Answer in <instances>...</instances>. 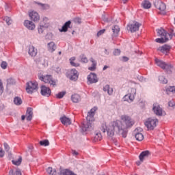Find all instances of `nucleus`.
I'll list each match as a JSON object with an SVG mask.
<instances>
[{
  "mask_svg": "<svg viewBox=\"0 0 175 175\" xmlns=\"http://www.w3.org/2000/svg\"><path fill=\"white\" fill-rule=\"evenodd\" d=\"M121 120L124 123L120 120L111 122L109 125L103 124L101 126V131L105 133L107 132V137L109 140H116V135H122V137H126L128 135V128L133 126L135 122L131 117L126 115H122Z\"/></svg>",
  "mask_w": 175,
  "mask_h": 175,
  "instance_id": "1",
  "label": "nucleus"
},
{
  "mask_svg": "<svg viewBox=\"0 0 175 175\" xmlns=\"http://www.w3.org/2000/svg\"><path fill=\"white\" fill-rule=\"evenodd\" d=\"M98 110V108L94 107L88 113L86 117V122H83L81 126L83 132H88L94 129L92 122L95 121L94 116H95V112Z\"/></svg>",
  "mask_w": 175,
  "mask_h": 175,
  "instance_id": "2",
  "label": "nucleus"
},
{
  "mask_svg": "<svg viewBox=\"0 0 175 175\" xmlns=\"http://www.w3.org/2000/svg\"><path fill=\"white\" fill-rule=\"evenodd\" d=\"M38 78L41 81H44V83H46V84H50V86L53 88L54 87H57V82L51 75L39 76Z\"/></svg>",
  "mask_w": 175,
  "mask_h": 175,
  "instance_id": "3",
  "label": "nucleus"
},
{
  "mask_svg": "<svg viewBox=\"0 0 175 175\" xmlns=\"http://www.w3.org/2000/svg\"><path fill=\"white\" fill-rule=\"evenodd\" d=\"M158 119L149 118L145 121L144 125L146 126L148 131H154V129L157 128V124H158Z\"/></svg>",
  "mask_w": 175,
  "mask_h": 175,
  "instance_id": "4",
  "label": "nucleus"
},
{
  "mask_svg": "<svg viewBox=\"0 0 175 175\" xmlns=\"http://www.w3.org/2000/svg\"><path fill=\"white\" fill-rule=\"evenodd\" d=\"M152 110L156 116H158L159 117L162 116H165L166 113L162 109L161 107V105L159 104L154 103L152 105Z\"/></svg>",
  "mask_w": 175,
  "mask_h": 175,
  "instance_id": "5",
  "label": "nucleus"
},
{
  "mask_svg": "<svg viewBox=\"0 0 175 175\" xmlns=\"http://www.w3.org/2000/svg\"><path fill=\"white\" fill-rule=\"evenodd\" d=\"M173 32L174 31L171 30L170 33H169L166 32V31H165V29H163V28L157 30L158 36H161V38H164L165 40H169V38L170 39H172V38L173 37ZM167 36H169V38Z\"/></svg>",
  "mask_w": 175,
  "mask_h": 175,
  "instance_id": "6",
  "label": "nucleus"
},
{
  "mask_svg": "<svg viewBox=\"0 0 175 175\" xmlns=\"http://www.w3.org/2000/svg\"><path fill=\"white\" fill-rule=\"evenodd\" d=\"M38 90V82H28L27 83L26 91L27 94H33L34 91Z\"/></svg>",
  "mask_w": 175,
  "mask_h": 175,
  "instance_id": "7",
  "label": "nucleus"
},
{
  "mask_svg": "<svg viewBox=\"0 0 175 175\" xmlns=\"http://www.w3.org/2000/svg\"><path fill=\"white\" fill-rule=\"evenodd\" d=\"M154 6L157 9L160 10L161 14H166V12H165V10H166V5L163 2L161 1H156L154 2Z\"/></svg>",
  "mask_w": 175,
  "mask_h": 175,
  "instance_id": "8",
  "label": "nucleus"
},
{
  "mask_svg": "<svg viewBox=\"0 0 175 175\" xmlns=\"http://www.w3.org/2000/svg\"><path fill=\"white\" fill-rule=\"evenodd\" d=\"M25 117L27 121H31L32 117H33V109L31 107L27 108L26 111V115H23L21 116L22 121H24V120H25Z\"/></svg>",
  "mask_w": 175,
  "mask_h": 175,
  "instance_id": "9",
  "label": "nucleus"
},
{
  "mask_svg": "<svg viewBox=\"0 0 175 175\" xmlns=\"http://www.w3.org/2000/svg\"><path fill=\"white\" fill-rule=\"evenodd\" d=\"M67 77H68V79H70V80H72V81H76L77 79H79V72L75 68L71 69L68 72Z\"/></svg>",
  "mask_w": 175,
  "mask_h": 175,
  "instance_id": "10",
  "label": "nucleus"
},
{
  "mask_svg": "<svg viewBox=\"0 0 175 175\" xmlns=\"http://www.w3.org/2000/svg\"><path fill=\"white\" fill-rule=\"evenodd\" d=\"M142 131L143 129L142 128H137L133 131V135H135V137L138 142H142L144 139V135H143V133H140Z\"/></svg>",
  "mask_w": 175,
  "mask_h": 175,
  "instance_id": "11",
  "label": "nucleus"
},
{
  "mask_svg": "<svg viewBox=\"0 0 175 175\" xmlns=\"http://www.w3.org/2000/svg\"><path fill=\"white\" fill-rule=\"evenodd\" d=\"M99 81V79H98V76L94 73L91 72L89 75H88V84H95Z\"/></svg>",
  "mask_w": 175,
  "mask_h": 175,
  "instance_id": "12",
  "label": "nucleus"
},
{
  "mask_svg": "<svg viewBox=\"0 0 175 175\" xmlns=\"http://www.w3.org/2000/svg\"><path fill=\"white\" fill-rule=\"evenodd\" d=\"M142 24L139 23L138 22H133V23L128 25L127 29L131 32H136L140 28Z\"/></svg>",
  "mask_w": 175,
  "mask_h": 175,
  "instance_id": "13",
  "label": "nucleus"
},
{
  "mask_svg": "<svg viewBox=\"0 0 175 175\" xmlns=\"http://www.w3.org/2000/svg\"><path fill=\"white\" fill-rule=\"evenodd\" d=\"M41 95H42V96H46V98H49V96L51 95V90L50 88H47L45 85L41 86Z\"/></svg>",
  "mask_w": 175,
  "mask_h": 175,
  "instance_id": "14",
  "label": "nucleus"
},
{
  "mask_svg": "<svg viewBox=\"0 0 175 175\" xmlns=\"http://www.w3.org/2000/svg\"><path fill=\"white\" fill-rule=\"evenodd\" d=\"M170 46L167 44H165L162 46H160L157 49L159 51H161V53H163V54H165V55H167L170 51Z\"/></svg>",
  "mask_w": 175,
  "mask_h": 175,
  "instance_id": "15",
  "label": "nucleus"
},
{
  "mask_svg": "<svg viewBox=\"0 0 175 175\" xmlns=\"http://www.w3.org/2000/svg\"><path fill=\"white\" fill-rule=\"evenodd\" d=\"M24 25L29 31H33V29L36 28L35 23H33V22L29 20L25 21Z\"/></svg>",
  "mask_w": 175,
  "mask_h": 175,
  "instance_id": "16",
  "label": "nucleus"
},
{
  "mask_svg": "<svg viewBox=\"0 0 175 175\" xmlns=\"http://www.w3.org/2000/svg\"><path fill=\"white\" fill-rule=\"evenodd\" d=\"M151 155V152L148 150L143 151L139 156V160L141 162H143L148 157Z\"/></svg>",
  "mask_w": 175,
  "mask_h": 175,
  "instance_id": "17",
  "label": "nucleus"
},
{
  "mask_svg": "<svg viewBox=\"0 0 175 175\" xmlns=\"http://www.w3.org/2000/svg\"><path fill=\"white\" fill-rule=\"evenodd\" d=\"M29 16L31 20H32V21H39V20L40 19V16H39V14H38V12H30Z\"/></svg>",
  "mask_w": 175,
  "mask_h": 175,
  "instance_id": "18",
  "label": "nucleus"
},
{
  "mask_svg": "<svg viewBox=\"0 0 175 175\" xmlns=\"http://www.w3.org/2000/svg\"><path fill=\"white\" fill-rule=\"evenodd\" d=\"M123 100L124 102H129V103H131V102L135 100V94H126L124 96Z\"/></svg>",
  "mask_w": 175,
  "mask_h": 175,
  "instance_id": "19",
  "label": "nucleus"
},
{
  "mask_svg": "<svg viewBox=\"0 0 175 175\" xmlns=\"http://www.w3.org/2000/svg\"><path fill=\"white\" fill-rule=\"evenodd\" d=\"M60 121L63 125H66V126H68V125H70L72 124V120H70V118H67L66 116H63L60 118Z\"/></svg>",
  "mask_w": 175,
  "mask_h": 175,
  "instance_id": "20",
  "label": "nucleus"
},
{
  "mask_svg": "<svg viewBox=\"0 0 175 175\" xmlns=\"http://www.w3.org/2000/svg\"><path fill=\"white\" fill-rule=\"evenodd\" d=\"M120 29L119 25H116L113 26L112 27L113 38H117V36H118V33H120Z\"/></svg>",
  "mask_w": 175,
  "mask_h": 175,
  "instance_id": "21",
  "label": "nucleus"
},
{
  "mask_svg": "<svg viewBox=\"0 0 175 175\" xmlns=\"http://www.w3.org/2000/svg\"><path fill=\"white\" fill-rule=\"evenodd\" d=\"M48 51L50 53H54L55 50H57V45L54 42H51L47 44Z\"/></svg>",
  "mask_w": 175,
  "mask_h": 175,
  "instance_id": "22",
  "label": "nucleus"
},
{
  "mask_svg": "<svg viewBox=\"0 0 175 175\" xmlns=\"http://www.w3.org/2000/svg\"><path fill=\"white\" fill-rule=\"evenodd\" d=\"M28 53L31 55V57H36V54H38V50L35 49L33 46H29Z\"/></svg>",
  "mask_w": 175,
  "mask_h": 175,
  "instance_id": "23",
  "label": "nucleus"
},
{
  "mask_svg": "<svg viewBox=\"0 0 175 175\" xmlns=\"http://www.w3.org/2000/svg\"><path fill=\"white\" fill-rule=\"evenodd\" d=\"M70 24H72V22L70 21H68L64 23V25L62 26V29H59L60 32H67L68 29L69 27H70Z\"/></svg>",
  "mask_w": 175,
  "mask_h": 175,
  "instance_id": "24",
  "label": "nucleus"
},
{
  "mask_svg": "<svg viewBox=\"0 0 175 175\" xmlns=\"http://www.w3.org/2000/svg\"><path fill=\"white\" fill-rule=\"evenodd\" d=\"M71 100L74 103H79V102H80V100H81V97H80V95H79L77 94H75L72 95Z\"/></svg>",
  "mask_w": 175,
  "mask_h": 175,
  "instance_id": "25",
  "label": "nucleus"
},
{
  "mask_svg": "<svg viewBox=\"0 0 175 175\" xmlns=\"http://www.w3.org/2000/svg\"><path fill=\"white\" fill-rule=\"evenodd\" d=\"M104 92H107L108 95H113V88L110 85H106L103 87Z\"/></svg>",
  "mask_w": 175,
  "mask_h": 175,
  "instance_id": "26",
  "label": "nucleus"
},
{
  "mask_svg": "<svg viewBox=\"0 0 175 175\" xmlns=\"http://www.w3.org/2000/svg\"><path fill=\"white\" fill-rule=\"evenodd\" d=\"M35 3H36V5H38V6H40L41 9H42V10H49V9H50V5L49 4L42 3L39 2H35Z\"/></svg>",
  "mask_w": 175,
  "mask_h": 175,
  "instance_id": "27",
  "label": "nucleus"
},
{
  "mask_svg": "<svg viewBox=\"0 0 175 175\" xmlns=\"http://www.w3.org/2000/svg\"><path fill=\"white\" fill-rule=\"evenodd\" d=\"M155 64L157 65V66H159V68H161V69H165V65H166V63H165L162 60L155 59Z\"/></svg>",
  "mask_w": 175,
  "mask_h": 175,
  "instance_id": "28",
  "label": "nucleus"
},
{
  "mask_svg": "<svg viewBox=\"0 0 175 175\" xmlns=\"http://www.w3.org/2000/svg\"><path fill=\"white\" fill-rule=\"evenodd\" d=\"M90 62H92V66L89 67V70H91V72H94L95 69H96V62L94 59V58H90Z\"/></svg>",
  "mask_w": 175,
  "mask_h": 175,
  "instance_id": "29",
  "label": "nucleus"
},
{
  "mask_svg": "<svg viewBox=\"0 0 175 175\" xmlns=\"http://www.w3.org/2000/svg\"><path fill=\"white\" fill-rule=\"evenodd\" d=\"M102 140V134L100 132H96L95 133V136L93 138V142H99Z\"/></svg>",
  "mask_w": 175,
  "mask_h": 175,
  "instance_id": "30",
  "label": "nucleus"
},
{
  "mask_svg": "<svg viewBox=\"0 0 175 175\" xmlns=\"http://www.w3.org/2000/svg\"><path fill=\"white\" fill-rule=\"evenodd\" d=\"M46 28H49V25H40V26L38 27V33H43V31H44V29H46Z\"/></svg>",
  "mask_w": 175,
  "mask_h": 175,
  "instance_id": "31",
  "label": "nucleus"
},
{
  "mask_svg": "<svg viewBox=\"0 0 175 175\" xmlns=\"http://www.w3.org/2000/svg\"><path fill=\"white\" fill-rule=\"evenodd\" d=\"M142 5L144 9H150L151 8V3L148 0H145Z\"/></svg>",
  "mask_w": 175,
  "mask_h": 175,
  "instance_id": "32",
  "label": "nucleus"
},
{
  "mask_svg": "<svg viewBox=\"0 0 175 175\" xmlns=\"http://www.w3.org/2000/svg\"><path fill=\"white\" fill-rule=\"evenodd\" d=\"M14 105H16V106H20L23 103V100H21V98L20 97H15L14 98Z\"/></svg>",
  "mask_w": 175,
  "mask_h": 175,
  "instance_id": "33",
  "label": "nucleus"
},
{
  "mask_svg": "<svg viewBox=\"0 0 175 175\" xmlns=\"http://www.w3.org/2000/svg\"><path fill=\"white\" fill-rule=\"evenodd\" d=\"M172 69H173V66L165 64L163 70H166L168 73H172Z\"/></svg>",
  "mask_w": 175,
  "mask_h": 175,
  "instance_id": "34",
  "label": "nucleus"
},
{
  "mask_svg": "<svg viewBox=\"0 0 175 175\" xmlns=\"http://www.w3.org/2000/svg\"><path fill=\"white\" fill-rule=\"evenodd\" d=\"M22 161H23V158L21 157H19V158L17 161H16V160L12 161L13 165H15L16 166H20V165H21Z\"/></svg>",
  "mask_w": 175,
  "mask_h": 175,
  "instance_id": "35",
  "label": "nucleus"
},
{
  "mask_svg": "<svg viewBox=\"0 0 175 175\" xmlns=\"http://www.w3.org/2000/svg\"><path fill=\"white\" fill-rule=\"evenodd\" d=\"M9 175H21V170H20V169H16L14 173V171L13 170H11L9 172Z\"/></svg>",
  "mask_w": 175,
  "mask_h": 175,
  "instance_id": "36",
  "label": "nucleus"
},
{
  "mask_svg": "<svg viewBox=\"0 0 175 175\" xmlns=\"http://www.w3.org/2000/svg\"><path fill=\"white\" fill-rule=\"evenodd\" d=\"M159 80L161 83H162L163 84H167V79H166L165 77H163V75H160L159 77Z\"/></svg>",
  "mask_w": 175,
  "mask_h": 175,
  "instance_id": "37",
  "label": "nucleus"
},
{
  "mask_svg": "<svg viewBox=\"0 0 175 175\" xmlns=\"http://www.w3.org/2000/svg\"><path fill=\"white\" fill-rule=\"evenodd\" d=\"M79 58L81 59V62H83V64H87V62H88V59L85 55H81Z\"/></svg>",
  "mask_w": 175,
  "mask_h": 175,
  "instance_id": "38",
  "label": "nucleus"
},
{
  "mask_svg": "<svg viewBox=\"0 0 175 175\" xmlns=\"http://www.w3.org/2000/svg\"><path fill=\"white\" fill-rule=\"evenodd\" d=\"M166 92L169 94V92H172V94H175V86H170L166 89Z\"/></svg>",
  "mask_w": 175,
  "mask_h": 175,
  "instance_id": "39",
  "label": "nucleus"
},
{
  "mask_svg": "<svg viewBox=\"0 0 175 175\" xmlns=\"http://www.w3.org/2000/svg\"><path fill=\"white\" fill-rule=\"evenodd\" d=\"M8 85H14L16 81L13 78H10L7 80Z\"/></svg>",
  "mask_w": 175,
  "mask_h": 175,
  "instance_id": "40",
  "label": "nucleus"
},
{
  "mask_svg": "<svg viewBox=\"0 0 175 175\" xmlns=\"http://www.w3.org/2000/svg\"><path fill=\"white\" fill-rule=\"evenodd\" d=\"M76 59V57H72L70 59V65H72V66H79L80 64L79 63H75L73 61H75Z\"/></svg>",
  "mask_w": 175,
  "mask_h": 175,
  "instance_id": "41",
  "label": "nucleus"
},
{
  "mask_svg": "<svg viewBox=\"0 0 175 175\" xmlns=\"http://www.w3.org/2000/svg\"><path fill=\"white\" fill-rule=\"evenodd\" d=\"M66 94V92H60L57 94H56V98L58 99H62L64 96H65V94Z\"/></svg>",
  "mask_w": 175,
  "mask_h": 175,
  "instance_id": "42",
  "label": "nucleus"
},
{
  "mask_svg": "<svg viewBox=\"0 0 175 175\" xmlns=\"http://www.w3.org/2000/svg\"><path fill=\"white\" fill-rule=\"evenodd\" d=\"M40 146H44L45 147L47 146H50V142L48 139L42 140L40 142Z\"/></svg>",
  "mask_w": 175,
  "mask_h": 175,
  "instance_id": "43",
  "label": "nucleus"
},
{
  "mask_svg": "<svg viewBox=\"0 0 175 175\" xmlns=\"http://www.w3.org/2000/svg\"><path fill=\"white\" fill-rule=\"evenodd\" d=\"M167 40H166V38H157L155 40V42H157V43H166Z\"/></svg>",
  "mask_w": 175,
  "mask_h": 175,
  "instance_id": "44",
  "label": "nucleus"
},
{
  "mask_svg": "<svg viewBox=\"0 0 175 175\" xmlns=\"http://www.w3.org/2000/svg\"><path fill=\"white\" fill-rule=\"evenodd\" d=\"M3 21H5L6 24H8V25H10L12 24V23H13L12 19L8 16L4 17Z\"/></svg>",
  "mask_w": 175,
  "mask_h": 175,
  "instance_id": "45",
  "label": "nucleus"
},
{
  "mask_svg": "<svg viewBox=\"0 0 175 175\" xmlns=\"http://www.w3.org/2000/svg\"><path fill=\"white\" fill-rule=\"evenodd\" d=\"M3 146H4L5 151H6V152H9V151L10 150V146H9V144H8V143L5 142L3 144Z\"/></svg>",
  "mask_w": 175,
  "mask_h": 175,
  "instance_id": "46",
  "label": "nucleus"
},
{
  "mask_svg": "<svg viewBox=\"0 0 175 175\" xmlns=\"http://www.w3.org/2000/svg\"><path fill=\"white\" fill-rule=\"evenodd\" d=\"M73 22L75 24H81V18H75L73 19Z\"/></svg>",
  "mask_w": 175,
  "mask_h": 175,
  "instance_id": "47",
  "label": "nucleus"
},
{
  "mask_svg": "<svg viewBox=\"0 0 175 175\" xmlns=\"http://www.w3.org/2000/svg\"><path fill=\"white\" fill-rule=\"evenodd\" d=\"M1 66L2 69H6V68H8V63L6 62H2Z\"/></svg>",
  "mask_w": 175,
  "mask_h": 175,
  "instance_id": "48",
  "label": "nucleus"
},
{
  "mask_svg": "<svg viewBox=\"0 0 175 175\" xmlns=\"http://www.w3.org/2000/svg\"><path fill=\"white\" fill-rule=\"evenodd\" d=\"M2 94H3V84L0 81V95H2Z\"/></svg>",
  "mask_w": 175,
  "mask_h": 175,
  "instance_id": "49",
  "label": "nucleus"
},
{
  "mask_svg": "<svg viewBox=\"0 0 175 175\" xmlns=\"http://www.w3.org/2000/svg\"><path fill=\"white\" fill-rule=\"evenodd\" d=\"M121 54V51L120 49H115L113 51V55H120Z\"/></svg>",
  "mask_w": 175,
  "mask_h": 175,
  "instance_id": "50",
  "label": "nucleus"
},
{
  "mask_svg": "<svg viewBox=\"0 0 175 175\" xmlns=\"http://www.w3.org/2000/svg\"><path fill=\"white\" fill-rule=\"evenodd\" d=\"M4 156L5 151L3 150V149H2V148H0V158H3Z\"/></svg>",
  "mask_w": 175,
  "mask_h": 175,
  "instance_id": "51",
  "label": "nucleus"
},
{
  "mask_svg": "<svg viewBox=\"0 0 175 175\" xmlns=\"http://www.w3.org/2000/svg\"><path fill=\"white\" fill-rule=\"evenodd\" d=\"M53 170H53V167H49L47 168L46 172H47L48 174H51V175L53 172Z\"/></svg>",
  "mask_w": 175,
  "mask_h": 175,
  "instance_id": "52",
  "label": "nucleus"
},
{
  "mask_svg": "<svg viewBox=\"0 0 175 175\" xmlns=\"http://www.w3.org/2000/svg\"><path fill=\"white\" fill-rule=\"evenodd\" d=\"M168 106H169L170 107H174V106H175L174 101H173V100L170 101V102L168 103Z\"/></svg>",
  "mask_w": 175,
  "mask_h": 175,
  "instance_id": "53",
  "label": "nucleus"
},
{
  "mask_svg": "<svg viewBox=\"0 0 175 175\" xmlns=\"http://www.w3.org/2000/svg\"><path fill=\"white\" fill-rule=\"evenodd\" d=\"M105 31H106V30H105V29L100 30V31L97 33V36H100V35H103V33H105Z\"/></svg>",
  "mask_w": 175,
  "mask_h": 175,
  "instance_id": "54",
  "label": "nucleus"
},
{
  "mask_svg": "<svg viewBox=\"0 0 175 175\" xmlns=\"http://www.w3.org/2000/svg\"><path fill=\"white\" fill-rule=\"evenodd\" d=\"M54 70H55V72H56V73H61V68L55 67Z\"/></svg>",
  "mask_w": 175,
  "mask_h": 175,
  "instance_id": "55",
  "label": "nucleus"
},
{
  "mask_svg": "<svg viewBox=\"0 0 175 175\" xmlns=\"http://www.w3.org/2000/svg\"><path fill=\"white\" fill-rule=\"evenodd\" d=\"M127 61H129V58L127 57L126 56H123L122 57V62H127Z\"/></svg>",
  "mask_w": 175,
  "mask_h": 175,
  "instance_id": "56",
  "label": "nucleus"
},
{
  "mask_svg": "<svg viewBox=\"0 0 175 175\" xmlns=\"http://www.w3.org/2000/svg\"><path fill=\"white\" fill-rule=\"evenodd\" d=\"M51 175H59V174L57 173V170H53V172H52Z\"/></svg>",
  "mask_w": 175,
  "mask_h": 175,
  "instance_id": "57",
  "label": "nucleus"
},
{
  "mask_svg": "<svg viewBox=\"0 0 175 175\" xmlns=\"http://www.w3.org/2000/svg\"><path fill=\"white\" fill-rule=\"evenodd\" d=\"M72 154H73L74 155H79V152H77L76 150H72Z\"/></svg>",
  "mask_w": 175,
  "mask_h": 175,
  "instance_id": "58",
  "label": "nucleus"
},
{
  "mask_svg": "<svg viewBox=\"0 0 175 175\" xmlns=\"http://www.w3.org/2000/svg\"><path fill=\"white\" fill-rule=\"evenodd\" d=\"M139 80H140V81H146V79L143 77H140Z\"/></svg>",
  "mask_w": 175,
  "mask_h": 175,
  "instance_id": "59",
  "label": "nucleus"
},
{
  "mask_svg": "<svg viewBox=\"0 0 175 175\" xmlns=\"http://www.w3.org/2000/svg\"><path fill=\"white\" fill-rule=\"evenodd\" d=\"M105 55H109V51H107V49H105Z\"/></svg>",
  "mask_w": 175,
  "mask_h": 175,
  "instance_id": "60",
  "label": "nucleus"
},
{
  "mask_svg": "<svg viewBox=\"0 0 175 175\" xmlns=\"http://www.w3.org/2000/svg\"><path fill=\"white\" fill-rule=\"evenodd\" d=\"M107 68H109V66H105L103 68V70H106V69H107Z\"/></svg>",
  "mask_w": 175,
  "mask_h": 175,
  "instance_id": "61",
  "label": "nucleus"
},
{
  "mask_svg": "<svg viewBox=\"0 0 175 175\" xmlns=\"http://www.w3.org/2000/svg\"><path fill=\"white\" fill-rule=\"evenodd\" d=\"M132 91L134 92V95H136V90L135 89H132Z\"/></svg>",
  "mask_w": 175,
  "mask_h": 175,
  "instance_id": "62",
  "label": "nucleus"
},
{
  "mask_svg": "<svg viewBox=\"0 0 175 175\" xmlns=\"http://www.w3.org/2000/svg\"><path fill=\"white\" fill-rule=\"evenodd\" d=\"M29 150H32V149L33 148V147H32V146H29Z\"/></svg>",
  "mask_w": 175,
  "mask_h": 175,
  "instance_id": "63",
  "label": "nucleus"
},
{
  "mask_svg": "<svg viewBox=\"0 0 175 175\" xmlns=\"http://www.w3.org/2000/svg\"><path fill=\"white\" fill-rule=\"evenodd\" d=\"M124 1V3H126L128 0H122Z\"/></svg>",
  "mask_w": 175,
  "mask_h": 175,
  "instance_id": "64",
  "label": "nucleus"
}]
</instances>
